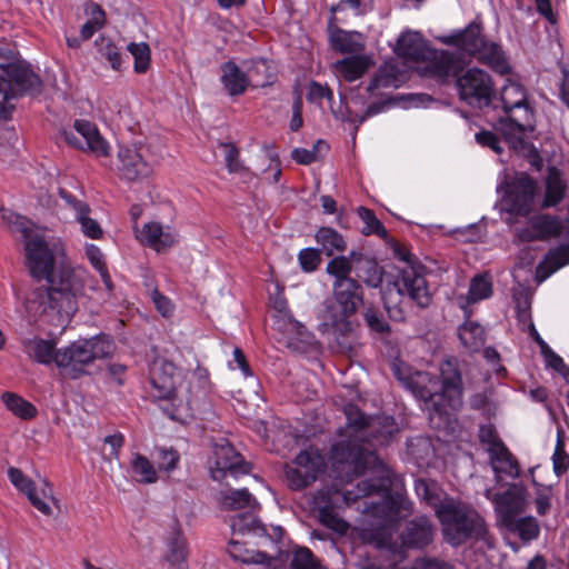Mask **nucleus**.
<instances>
[{
    "instance_id": "1",
    "label": "nucleus",
    "mask_w": 569,
    "mask_h": 569,
    "mask_svg": "<svg viewBox=\"0 0 569 569\" xmlns=\"http://www.w3.org/2000/svg\"><path fill=\"white\" fill-rule=\"evenodd\" d=\"M24 256L32 278L48 283V287L38 286L27 295L24 307L29 316L33 319L46 317L50 322L70 318L78 310L84 282L68 261L63 244L36 234L24 243Z\"/></svg>"
},
{
    "instance_id": "2",
    "label": "nucleus",
    "mask_w": 569,
    "mask_h": 569,
    "mask_svg": "<svg viewBox=\"0 0 569 569\" xmlns=\"http://www.w3.org/2000/svg\"><path fill=\"white\" fill-rule=\"evenodd\" d=\"M362 442L358 436H341L331 445L329 460L337 477L345 482H351L368 468L377 469V477L359 482L355 492H345L343 500L349 503L377 493L380 500L366 503V510L380 518L385 525L391 526L409 517L413 511V503L400 492H389L390 470Z\"/></svg>"
},
{
    "instance_id": "3",
    "label": "nucleus",
    "mask_w": 569,
    "mask_h": 569,
    "mask_svg": "<svg viewBox=\"0 0 569 569\" xmlns=\"http://www.w3.org/2000/svg\"><path fill=\"white\" fill-rule=\"evenodd\" d=\"M500 102L503 116L498 118L495 129L513 149H522L525 138L535 130V111L528 103L527 91L521 84L508 81L501 88Z\"/></svg>"
},
{
    "instance_id": "4",
    "label": "nucleus",
    "mask_w": 569,
    "mask_h": 569,
    "mask_svg": "<svg viewBox=\"0 0 569 569\" xmlns=\"http://www.w3.org/2000/svg\"><path fill=\"white\" fill-rule=\"evenodd\" d=\"M443 539L452 547H458L470 539H485L487 527L482 517L466 502L445 498L435 508Z\"/></svg>"
},
{
    "instance_id": "5",
    "label": "nucleus",
    "mask_w": 569,
    "mask_h": 569,
    "mask_svg": "<svg viewBox=\"0 0 569 569\" xmlns=\"http://www.w3.org/2000/svg\"><path fill=\"white\" fill-rule=\"evenodd\" d=\"M442 42L473 57L499 74L510 72L509 61L501 47L488 41L482 34L481 24L476 21L458 32L443 37Z\"/></svg>"
},
{
    "instance_id": "6",
    "label": "nucleus",
    "mask_w": 569,
    "mask_h": 569,
    "mask_svg": "<svg viewBox=\"0 0 569 569\" xmlns=\"http://www.w3.org/2000/svg\"><path fill=\"white\" fill-rule=\"evenodd\" d=\"M114 342L110 337L97 336L91 339L73 341L64 349L58 350L56 365L76 379L86 372L84 368L96 359L113 355Z\"/></svg>"
},
{
    "instance_id": "7",
    "label": "nucleus",
    "mask_w": 569,
    "mask_h": 569,
    "mask_svg": "<svg viewBox=\"0 0 569 569\" xmlns=\"http://www.w3.org/2000/svg\"><path fill=\"white\" fill-rule=\"evenodd\" d=\"M333 297L326 305L325 321L333 332L345 336L350 332V318L363 301V292L357 280H342L332 283Z\"/></svg>"
},
{
    "instance_id": "8",
    "label": "nucleus",
    "mask_w": 569,
    "mask_h": 569,
    "mask_svg": "<svg viewBox=\"0 0 569 569\" xmlns=\"http://www.w3.org/2000/svg\"><path fill=\"white\" fill-rule=\"evenodd\" d=\"M537 182L527 173L518 174L501 200L502 211L506 213L503 221L513 227L518 218H527L533 211L537 196Z\"/></svg>"
},
{
    "instance_id": "9",
    "label": "nucleus",
    "mask_w": 569,
    "mask_h": 569,
    "mask_svg": "<svg viewBox=\"0 0 569 569\" xmlns=\"http://www.w3.org/2000/svg\"><path fill=\"white\" fill-rule=\"evenodd\" d=\"M393 373L416 398L425 402L430 412L442 415L447 411L437 376L427 371L405 373L399 366L393 367Z\"/></svg>"
},
{
    "instance_id": "10",
    "label": "nucleus",
    "mask_w": 569,
    "mask_h": 569,
    "mask_svg": "<svg viewBox=\"0 0 569 569\" xmlns=\"http://www.w3.org/2000/svg\"><path fill=\"white\" fill-rule=\"evenodd\" d=\"M460 100L472 108L489 107L496 96L491 76L482 69L469 68L456 81Z\"/></svg>"
},
{
    "instance_id": "11",
    "label": "nucleus",
    "mask_w": 569,
    "mask_h": 569,
    "mask_svg": "<svg viewBox=\"0 0 569 569\" xmlns=\"http://www.w3.org/2000/svg\"><path fill=\"white\" fill-rule=\"evenodd\" d=\"M59 137L68 146L92 153L98 158L110 154L109 142L101 136L98 127L88 120H76L73 127L62 129Z\"/></svg>"
},
{
    "instance_id": "12",
    "label": "nucleus",
    "mask_w": 569,
    "mask_h": 569,
    "mask_svg": "<svg viewBox=\"0 0 569 569\" xmlns=\"http://www.w3.org/2000/svg\"><path fill=\"white\" fill-rule=\"evenodd\" d=\"M426 267L422 263L405 266L400 269L395 281L397 292L420 308H427L432 301V295L426 279Z\"/></svg>"
},
{
    "instance_id": "13",
    "label": "nucleus",
    "mask_w": 569,
    "mask_h": 569,
    "mask_svg": "<svg viewBox=\"0 0 569 569\" xmlns=\"http://www.w3.org/2000/svg\"><path fill=\"white\" fill-rule=\"evenodd\" d=\"M562 222L558 216L549 213H538L528 219L523 227L512 229L513 243H525L533 241H547L557 238L562 232Z\"/></svg>"
},
{
    "instance_id": "14",
    "label": "nucleus",
    "mask_w": 569,
    "mask_h": 569,
    "mask_svg": "<svg viewBox=\"0 0 569 569\" xmlns=\"http://www.w3.org/2000/svg\"><path fill=\"white\" fill-rule=\"evenodd\" d=\"M181 372L176 365L164 358H156L149 369V380L153 397L159 400H173Z\"/></svg>"
},
{
    "instance_id": "15",
    "label": "nucleus",
    "mask_w": 569,
    "mask_h": 569,
    "mask_svg": "<svg viewBox=\"0 0 569 569\" xmlns=\"http://www.w3.org/2000/svg\"><path fill=\"white\" fill-rule=\"evenodd\" d=\"M8 477L13 487L26 495L30 503L38 511L44 516H50L52 513L51 507L46 501L47 499H53L52 488L47 480L43 481L42 488L38 491L33 480L16 467H10L8 469Z\"/></svg>"
},
{
    "instance_id": "16",
    "label": "nucleus",
    "mask_w": 569,
    "mask_h": 569,
    "mask_svg": "<svg viewBox=\"0 0 569 569\" xmlns=\"http://www.w3.org/2000/svg\"><path fill=\"white\" fill-rule=\"evenodd\" d=\"M457 68V61L452 53L431 48L430 54L420 61L416 70L423 78L446 83L456 74Z\"/></svg>"
},
{
    "instance_id": "17",
    "label": "nucleus",
    "mask_w": 569,
    "mask_h": 569,
    "mask_svg": "<svg viewBox=\"0 0 569 569\" xmlns=\"http://www.w3.org/2000/svg\"><path fill=\"white\" fill-rule=\"evenodd\" d=\"M339 496L338 490L331 488H322L312 496V510L318 512L319 521L327 528L338 532L346 533L349 525L336 511V497Z\"/></svg>"
},
{
    "instance_id": "18",
    "label": "nucleus",
    "mask_w": 569,
    "mask_h": 569,
    "mask_svg": "<svg viewBox=\"0 0 569 569\" xmlns=\"http://www.w3.org/2000/svg\"><path fill=\"white\" fill-rule=\"evenodd\" d=\"M117 169L120 178L127 181H138L151 176L153 166L141 152V149L120 146L118 150Z\"/></svg>"
},
{
    "instance_id": "19",
    "label": "nucleus",
    "mask_w": 569,
    "mask_h": 569,
    "mask_svg": "<svg viewBox=\"0 0 569 569\" xmlns=\"http://www.w3.org/2000/svg\"><path fill=\"white\" fill-rule=\"evenodd\" d=\"M440 392L447 409L457 410L462 405L463 383L456 359H446L440 365Z\"/></svg>"
},
{
    "instance_id": "20",
    "label": "nucleus",
    "mask_w": 569,
    "mask_h": 569,
    "mask_svg": "<svg viewBox=\"0 0 569 569\" xmlns=\"http://www.w3.org/2000/svg\"><path fill=\"white\" fill-rule=\"evenodd\" d=\"M212 459L210 472L213 480H221L227 473L238 476L249 472V465L243 461L241 455L230 443L217 445Z\"/></svg>"
},
{
    "instance_id": "21",
    "label": "nucleus",
    "mask_w": 569,
    "mask_h": 569,
    "mask_svg": "<svg viewBox=\"0 0 569 569\" xmlns=\"http://www.w3.org/2000/svg\"><path fill=\"white\" fill-rule=\"evenodd\" d=\"M134 233L140 243L157 252L167 251L179 241V234L172 227L157 221L147 222L141 228L134 226Z\"/></svg>"
},
{
    "instance_id": "22",
    "label": "nucleus",
    "mask_w": 569,
    "mask_h": 569,
    "mask_svg": "<svg viewBox=\"0 0 569 569\" xmlns=\"http://www.w3.org/2000/svg\"><path fill=\"white\" fill-rule=\"evenodd\" d=\"M6 76L10 79L9 83L12 82L20 94L37 96L42 91L41 78L24 61L19 60L16 64H10Z\"/></svg>"
},
{
    "instance_id": "23",
    "label": "nucleus",
    "mask_w": 569,
    "mask_h": 569,
    "mask_svg": "<svg viewBox=\"0 0 569 569\" xmlns=\"http://www.w3.org/2000/svg\"><path fill=\"white\" fill-rule=\"evenodd\" d=\"M430 49L428 42L419 32L407 31L398 38L395 52L405 60L416 62L418 66L422 59L430 54Z\"/></svg>"
},
{
    "instance_id": "24",
    "label": "nucleus",
    "mask_w": 569,
    "mask_h": 569,
    "mask_svg": "<svg viewBox=\"0 0 569 569\" xmlns=\"http://www.w3.org/2000/svg\"><path fill=\"white\" fill-rule=\"evenodd\" d=\"M492 500L498 519L503 527L516 520L517 516L525 511L523 497L513 490L496 493Z\"/></svg>"
},
{
    "instance_id": "25",
    "label": "nucleus",
    "mask_w": 569,
    "mask_h": 569,
    "mask_svg": "<svg viewBox=\"0 0 569 569\" xmlns=\"http://www.w3.org/2000/svg\"><path fill=\"white\" fill-rule=\"evenodd\" d=\"M403 82V73L391 62L381 64L371 78L367 91L371 96H380L383 90L398 89Z\"/></svg>"
},
{
    "instance_id": "26",
    "label": "nucleus",
    "mask_w": 569,
    "mask_h": 569,
    "mask_svg": "<svg viewBox=\"0 0 569 569\" xmlns=\"http://www.w3.org/2000/svg\"><path fill=\"white\" fill-rule=\"evenodd\" d=\"M369 426L366 428L361 440L375 442L377 445H385L398 431V426L393 417L386 415L372 416L368 421Z\"/></svg>"
},
{
    "instance_id": "27",
    "label": "nucleus",
    "mask_w": 569,
    "mask_h": 569,
    "mask_svg": "<svg viewBox=\"0 0 569 569\" xmlns=\"http://www.w3.org/2000/svg\"><path fill=\"white\" fill-rule=\"evenodd\" d=\"M220 81L231 97L243 94L250 84L248 74L232 60L221 64Z\"/></svg>"
},
{
    "instance_id": "28",
    "label": "nucleus",
    "mask_w": 569,
    "mask_h": 569,
    "mask_svg": "<svg viewBox=\"0 0 569 569\" xmlns=\"http://www.w3.org/2000/svg\"><path fill=\"white\" fill-rule=\"evenodd\" d=\"M432 525L426 516H420L408 522L402 533V541L408 547L422 548L432 541Z\"/></svg>"
},
{
    "instance_id": "29",
    "label": "nucleus",
    "mask_w": 569,
    "mask_h": 569,
    "mask_svg": "<svg viewBox=\"0 0 569 569\" xmlns=\"http://www.w3.org/2000/svg\"><path fill=\"white\" fill-rule=\"evenodd\" d=\"M350 257L356 266V274L367 286L378 288L382 283L383 270L379 267L378 262L362 253L352 251Z\"/></svg>"
},
{
    "instance_id": "30",
    "label": "nucleus",
    "mask_w": 569,
    "mask_h": 569,
    "mask_svg": "<svg viewBox=\"0 0 569 569\" xmlns=\"http://www.w3.org/2000/svg\"><path fill=\"white\" fill-rule=\"evenodd\" d=\"M22 348L29 358L38 363H56L58 350H56V343L51 340H46L38 337L23 339Z\"/></svg>"
},
{
    "instance_id": "31",
    "label": "nucleus",
    "mask_w": 569,
    "mask_h": 569,
    "mask_svg": "<svg viewBox=\"0 0 569 569\" xmlns=\"http://www.w3.org/2000/svg\"><path fill=\"white\" fill-rule=\"evenodd\" d=\"M569 263V242L551 248L537 267V278L546 280L553 272Z\"/></svg>"
},
{
    "instance_id": "32",
    "label": "nucleus",
    "mask_w": 569,
    "mask_h": 569,
    "mask_svg": "<svg viewBox=\"0 0 569 569\" xmlns=\"http://www.w3.org/2000/svg\"><path fill=\"white\" fill-rule=\"evenodd\" d=\"M372 63L371 58L368 56H352L337 61L336 69L346 81L352 82L361 78Z\"/></svg>"
},
{
    "instance_id": "33",
    "label": "nucleus",
    "mask_w": 569,
    "mask_h": 569,
    "mask_svg": "<svg viewBox=\"0 0 569 569\" xmlns=\"http://www.w3.org/2000/svg\"><path fill=\"white\" fill-rule=\"evenodd\" d=\"M458 337L461 345L470 352L479 351L486 342V331L483 327L472 320H466L459 326Z\"/></svg>"
},
{
    "instance_id": "34",
    "label": "nucleus",
    "mask_w": 569,
    "mask_h": 569,
    "mask_svg": "<svg viewBox=\"0 0 569 569\" xmlns=\"http://www.w3.org/2000/svg\"><path fill=\"white\" fill-rule=\"evenodd\" d=\"M130 472L132 478L141 485H152L159 479L158 470L148 457L140 452H133L130 459Z\"/></svg>"
},
{
    "instance_id": "35",
    "label": "nucleus",
    "mask_w": 569,
    "mask_h": 569,
    "mask_svg": "<svg viewBox=\"0 0 569 569\" xmlns=\"http://www.w3.org/2000/svg\"><path fill=\"white\" fill-rule=\"evenodd\" d=\"M220 503L221 507L227 510L248 508L249 510L254 511L259 508L257 499L246 488L221 491Z\"/></svg>"
},
{
    "instance_id": "36",
    "label": "nucleus",
    "mask_w": 569,
    "mask_h": 569,
    "mask_svg": "<svg viewBox=\"0 0 569 569\" xmlns=\"http://www.w3.org/2000/svg\"><path fill=\"white\" fill-rule=\"evenodd\" d=\"M567 183L556 168H550L546 179V192L541 208L556 207L565 198Z\"/></svg>"
},
{
    "instance_id": "37",
    "label": "nucleus",
    "mask_w": 569,
    "mask_h": 569,
    "mask_svg": "<svg viewBox=\"0 0 569 569\" xmlns=\"http://www.w3.org/2000/svg\"><path fill=\"white\" fill-rule=\"evenodd\" d=\"M188 557L187 540L177 525L171 529L167 541L166 560L174 567H180Z\"/></svg>"
},
{
    "instance_id": "38",
    "label": "nucleus",
    "mask_w": 569,
    "mask_h": 569,
    "mask_svg": "<svg viewBox=\"0 0 569 569\" xmlns=\"http://www.w3.org/2000/svg\"><path fill=\"white\" fill-rule=\"evenodd\" d=\"M0 222L4 223L12 234H19L24 243L37 234L29 219L9 209H0Z\"/></svg>"
},
{
    "instance_id": "39",
    "label": "nucleus",
    "mask_w": 569,
    "mask_h": 569,
    "mask_svg": "<svg viewBox=\"0 0 569 569\" xmlns=\"http://www.w3.org/2000/svg\"><path fill=\"white\" fill-rule=\"evenodd\" d=\"M232 535L257 536L266 535V528L260 519L250 510V512L239 513L231 519Z\"/></svg>"
},
{
    "instance_id": "40",
    "label": "nucleus",
    "mask_w": 569,
    "mask_h": 569,
    "mask_svg": "<svg viewBox=\"0 0 569 569\" xmlns=\"http://www.w3.org/2000/svg\"><path fill=\"white\" fill-rule=\"evenodd\" d=\"M1 400L9 411L22 420H31L37 416V408L14 392H3Z\"/></svg>"
},
{
    "instance_id": "41",
    "label": "nucleus",
    "mask_w": 569,
    "mask_h": 569,
    "mask_svg": "<svg viewBox=\"0 0 569 569\" xmlns=\"http://www.w3.org/2000/svg\"><path fill=\"white\" fill-rule=\"evenodd\" d=\"M84 253L91 267L99 272L107 291L112 292L113 282L108 271L104 254L101 249L93 243H87L84 246Z\"/></svg>"
},
{
    "instance_id": "42",
    "label": "nucleus",
    "mask_w": 569,
    "mask_h": 569,
    "mask_svg": "<svg viewBox=\"0 0 569 569\" xmlns=\"http://www.w3.org/2000/svg\"><path fill=\"white\" fill-rule=\"evenodd\" d=\"M293 465L301 468L305 473L312 475V482L325 470L326 461L318 451L303 450L300 451L293 460Z\"/></svg>"
},
{
    "instance_id": "43",
    "label": "nucleus",
    "mask_w": 569,
    "mask_h": 569,
    "mask_svg": "<svg viewBox=\"0 0 569 569\" xmlns=\"http://www.w3.org/2000/svg\"><path fill=\"white\" fill-rule=\"evenodd\" d=\"M316 240L327 256H332L335 252H341L346 249L343 237L330 227H321L316 233Z\"/></svg>"
},
{
    "instance_id": "44",
    "label": "nucleus",
    "mask_w": 569,
    "mask_h": 569,
    "mask_svg": "<svg viewBox=\"0 0 569 569\" xmlns=\"http://www.w3.org/2000/svg\"><path fill=\"white\" fill-rule=\"evenodd\" d=\"M509 532L518 535L523 542L535 540L540 532L538 521L536 518L528 516L517 518L505 527Z\"/></svg>"
},
{
    "instance_id": "45",
    "label": "nucleus",
    "mask_w": 569,
    "mask_h": 569,
    "mask_svg": "<svg viewBox=\"0 0 569 569\" xmlns=\"http://www.w3.org/2000/svg\"><path fill=\"white\" fill-rule=\"evenodd\" d=\"M345 415L347 418L348 428L351 429L347 435L358 436L361 439L366 428L369 426V420L372 416L365 415L356 405L348 403L345 406Z\"/></svg>"
},
{
    "instance_id": "46",
    "label": "nucleus",
    "mask_w": 569,
    "mask_h": 569,
    "mask_svg": "<svg viewBox=\"0 0 569 569\" xmlns=\"http://www.w3.org/2000/svg\"><path fill=\"white\" fill-rule=\"evenodd\" d=\"M358 216L365 223L361 232L366 236L376 234L381 239H387L388 231L382 224V222L376 217L375 212L371 209L366 207H359Z\"/></svg>"
},
{
    "instance_id": "47",
    "label": "nucleus",
    "mask_w": 569,
    "mask_h": 569,
    "mask_svg": "<svg viewBox=\"0 0 569 569\" xmlns=\"http://www.w3.org/2000/svg\"><path fill=\"white\" fill-rule=\"evenodd\" d=\"M492 293V283L487 274H478L473 277L470 281L469 291H468V301L469 302H478L480 300L487 299Z\"/></svg>"
},
{
    "instance_id": "48",
    "label": "nucleus",
    "mask_w": 569,
    "mask_h": 569,
    "mask_svg": "<svg viewBox=\"0 0 569 569\" xmlns=\"http://www.w3.org/2000/svg\"><path fill=\"white\" fill-rule=\"evenodd\" d=\"M98 52L110 63L113 70H120L122 60L121 53L116 43L107 37H99L94 41Z\"/></svg>"
},
{
    "instance_id": "49",
    "label": "nucleus",
    "mask_w": 569,
    "mask_h": 569,
    "mask_svg": "<svg viewBox=\"0 0 569 569\" xmlns=\"http://www.w3.org/2000/svg\"><path fill=\"white\" fill-rule=\"evenodd\" d=\"M134 59L133 69L137 73H146L150 67V48L146 42H131L127 47Z\"/></svg>"
},
{
    "instance_id": "50",
    "label": "nucleus",
    "mask_w": 569,
    "mask_h": 569,
    "mask_svg": "<svg viewBox=\"0 0 569 569\" xmlns=\"http://www.w3.org/2000/svg\"><path fill=\"white\" fill-rule=\"evenodd\" d=\"M355 262L352 261L351 257H336L331 259L327 264V272L330 276L335 277L333 282H339L342 280H353L349 277L352 266Z\"/></svg>"
},
{
    "instance_id": "51",
    "label": "nucleus",
    "mask_w": 569,
    "mask_h": 569,
    "mask_svg": "<svg viewBox=\"0 0 569 569\" xmlns=\"http://www.w3.org/2000/svg\"><path fill=\"white\" fill-rule=\"evenodd\" d=\"M330 39L332 47L342 53L356 52L362 47L355 40L353 33L340 29L332 32Z\"/></svg>"
},
{
    "instance_id": "52",
    "label": "nucleus",
    "mask_w": 569,
    "mask_h": 569,
    "mask_svg": "<svg viewBox=\"0 0 569 569\" xmlns=\"http://www.w3.org/2000/svg\"><path fill=\"white\" fill-rule=\"evenodd\" d=\"M157 452V462H158V471H163L170 475L174 471L180 462V455L173 448H158Z\"/></svg>"
},
{
    "instance_id": "53",
    "label": "nucleus",
    "mask_w": 569,
    "mask_h": 569,
    "mask_svg": "<svg viewBox=\"0 0 569 569\" xmlns=\"http://www.w3.org/2000/svg\"><path fill=\"white\" fill-rule=\"evenodd\" d=\"M219 147L226 152L224 161L229 173H241L246 171V166L240 159V150L231 142H220Z\"/></svg>"
},
{
    "instance_id": "54",
    "label": "nucleus",
    "mask_w": 569,
    "mask_h": 569,
    "mask_svg": "<svg viewBox=\"0 0 569 569\" xmlns=\"http://www.w3.org/2000/svg\"><path fill=\"white\" fill-rule=\"evenodd\" d=\"M287 483L292 490H301L312 483V475L305 473L300 467H287L284 469Z\"/></svg>"
},
{
    "instance_id": "55",
    "label": "nucleus",
    "mask_w": 569,
    "mask_h": 569,
    "mask_svg": "<svg viewBox=\"0 0 569 569\" xmlns=\"http://www.w3.org/2000/svg\"><path fill=\"white\" fill-rule=\"evenodd\" d=\"M59 196L63 200L66 208L73 213L74 220L83 214L91 213V208L84 200L77 198L66 189H59Z\"/></svg>"
},
{
    "instance_id": "56",
    "label": "nucleus",
    "mask_w": 569,
    "mask_h": 569,
    "mask_svg": "<svg viewBox=\"0 0 569 569\" xmlns=\"http://www.w3.org/2000/svg\"><path fill=\"white\" fill-rule=\"evenodd\" d=\"M91 213H87L81 216L76 220L80 226L81 233L91 240H100L103 238L104 231L101 224L90 216Z\"/></svg>"
},
{
    "instance_id": "57",
    "label": "nucleus",
    "mask_w": 569,
    "mask_h": 569,
    "mask_svg": "<svg viewBox=\"0 0 569 569\" xmlns=\"http://www.w3.org/2000/svg\"><path fill=\"white\" fill-rule=\"evenodd\" d=\"M323 99L331 103L333 101L332 90L328 87V84L311 81L308 86L307 100L310 103L321 104Z\"/></svg>"
},
{
    "instance_id": "58",
    "label": "nucleus",
    "mask_w": 569,
    "mask_h": 569,
    "mask_svg": "<svg viewBox=\"0 0 569 569\" xmlns=\"http://www.w3.org/2000/svg\"><path fill=\"white\" fill-rule=\"evenodd\" d=\"M492 470L497 478L502 476L516 479L520 475V467L517 459L510 453L501 462H497Z\"/></svg>"
},
{
    "instance_id": "59",
    "label": "nucleus",
    "mask_w": 569,
    "mask_h": 569,
    "mask_svg": "<svg viewBox=\"0 0 569 569\" xmlns=\"http://www.w3.org/2000/svg\"><path fill=\"white\" fill-rule=\"evenodd\" d=\"M290 569H319V565L308 548H300L293 553Z\"/></svg>"
},
{
    "instance_id": "60",
    "label": "nucleus",
    "mask_w": 569,
    "mask_h": 569,
    "mask_svg": "<svg viewBox=\"0 0 569 569\" xmlns=\"http://www.w3.org/2000/svg\"><path fill=\"white\" fill-rule=\"evenodd\" d=\"M328 148V144L323 142L322 140H319L311 150L303 149V148H296L291 152L292 159L300 164H310L318 160L317 152L321 149Z\"/></svg>"
},
{
    "instance_id": "61",
    "label": "nucleus",
    "mask_w": 569,
    "mask_h": 569,
    "mask_svg": "<svg viewBox=\"0 0 569 569\" xmlns=\"http://www.w3.org/2000/svg\"><path fill=\"white\" fill-rule=\"evenodd\" d=\"M300 267L306 272L315 271L321 262L320 252L315 248H305L298 256Z\"/></svg>"
},
{
    "instance_id": "62",
    "label": "nucleus",
    "mask_w": 569,
    "mask_h": 569,
    "mask_svg": "<svg viewBox=\"0 0 569 569\" xmlns=\"http://www.w3.org/2000/svg\"><path fill=\"white\" fill-rule=\"evenodd\" d=\"M363 318L371 330L378 333L390 331L388 322L383 319L382 315L373 308H368L363 313Z\"/></svg>"
},
{
    "instance_id": "63",
    "label": "nucleus",
    "mask_w": 569,
    "mask_h": 569,
    "mask_svg": "<svg viewBox=\"0 0 569 569\" xmlns=\"http://www.w3.org/2000/svg\"><path fill=\"white\" fill-rule=\"evenodd\" d=\"M479 441L481 445L488 450L489 448H492L501 442H503L497 430L491 425H485L479 428Z\"/></svg>"
},
{
    "instance_id": "64",
    "label": "nucleus",
    "mask_w": 569,
    "mask_h": 569,
    "mask_svg": "<svg viewBox=\"0 0 569 569\" xmlns=\"http://www.w3.org/2000/svg\"><path fill=\"white\" fill-rule=\"evenodd\" d=\"M151 299L157 308V310L163 316V317H170L173 313V305L171 300L163 296L158 289H153L151 292Z\"/></svg>"
}]
</instances>
